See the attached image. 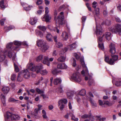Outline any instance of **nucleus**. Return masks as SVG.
Segmentation results:
<instances>
[{
	"label": "nucleus",
	"instance_id": "f257e3e1",
	"mask_svg": "<svg viewBox=\"0 0 121 121\" xmlns=\"http://www.w3.org/2000/svg\"><path fill=\"white\" fill-rule=\"evenodd\" d=\"M13 43L10 42L8 43L6 45V48L3 50L1 49L0 52H2L4 54L7 53L8 56L11 58L12 57L13 60L16 57V54L14 52L12 51L14 50H17L18 48L17 47H13Z\"/></svg>",
	"mask_w": 121,
	"mask_h": 121
},
{
	"label": "nucleus",
	"instance_id": "f03ea898",
	"mask_svg": "<svg viewBox=\"0 0 121 121\" xmlns=\"http://www.w3.org/2000/svg\"><path fill=\"white\" fill-rule=\"evenodd\" d=\"M27 67L28 69H30L32 71L34 72V73H31L32 75H36L35 74V72H36L37 73H39L40 72V70L43 68V65L41 64H39L36 67L31 63L28 64Z\"/></svg>",
	"mask_w": 121,
	"mask_h": 121
},
{
	"label": "nucleus",
	"instance_id": "7ed1b4c3",
	"mask_svg": "<svg viewBox=\"0 0 121 121\" xmlns=\"http://www.w3.org/2000/svg\"><path fill=\"white\" fill-rule=\"evenodd\" d=\"M97 25H96V34L98 38V42L99 43V47L103 50L104 49V46L103 43L101 42L103 40V39L102 37H100L99 35H101L102 34V30L101 29V30H99Z\"/></svg>",
	"mask_w": 121,
	"mask_h": 121
},
{
	"label": "nucleus",
	"instance_id": "20e7f679",
	"mask_svg": "<svg viewBox=\"0 0 121 121\" xmlns=\"http://www.w3.org/2000/svg\"><path fill=\"white\" fill-rule=\"evenodd\" d=\"M43 59V60L42 61V62L48 66H49L50 65V62L49 61L48 57L47 56L40 55L37 57L36 60L38 62H39Z\"/></svg>",
	"mask_w": 121,
	"mask_h": 121
},
{
	"label": "nucleus",
	"instance_id": "39448f33",
	"mask_svg": "<svg viewBox=\"0 0 121 121\" xmlns=\"http://www.w3.org/2000/svg\"><path fill=\"white\" fill-rule=\"evenodd\" d=\"M109 30L116 33H118L120 35H121V25L119 24L115 25L113 27L109 28Z\"/></svg>",
	"mask_w": 121,
	"mask_h": 121
},
{
	"label": "nucleus",
	"instance_id": "423d86ee",
	"mask_svg": "<svg viewBox=\"0 0 121 121\" xmlns=\"http://www.w3.org/2000/svg\"><path fill=\"white\" fill-rule=\"evenodd\" d=\"M5 119H8L10 117L12 120H18L20 118V117L17 115L12 114L9 112H7L6 114L4 115ZM5 121H7L6 119Z\"/></svg>",
	"mask_w": 121,
	"mask_h": 121
},
{
	"label": "nucleus",
	"instance_id": "0eeeda50",
	"mask_svg": "<svg viewBox=\"0 0 121 121\" xmlns=\"http://www.w3.org/2000/svg\"><path fill=\"white\" fill-rule=\"evenodd\" d=\"M97 25L98 28L99 30H100V31L101 30V29L102 30V32H103V30H102V28L100 26H98L97 24H96V25ZM102 33L101 35H99V36L100 37H102V38L103 39V40L104 39V38H105L107 40H109L111 39V33L109 32H106L104 34L102 35V36H101V35H102Z\"/></svg>",
	"mask_w": 121,
	"mask_h": 121
},
{
	"label": "nucleus",
	"instance_id": "6e6552de",
	"mask_svg": "<svg viewBox=\"0 0 121 121\" xmlns=\"http://www.w3.org/2000/svg\"><path fill=\"white\" fill-rule=\"evenodd\" d=\"M80 61L84 69L81 72L82 74L83 75H87L88 74V71L84 62L83 57H82V58L80 59Z\"/></svg>",
	"mask_w": 121,
	"mask_h": 121
},
{
	"label": "nucleus",
	"instance_id": "1a4fd4ad",
	"mask_svg": "<svg viewBox=\"0 0 121 121\" xmlns=\"http://www.w3.org/2000/svg\"><path fill=\"white\" fill-rule=\"evenodd\" d=\"M63 13L62 12L60 13V15L58 16L56 20V24L62 25L63 24V20L64 18Z\"/></svg>",
	"mask_w": 121,
	"mask_h": 121
},
{
	"label": "nucleus",
	"instance_id": "9d476101",
	"mask_svg": "<svg viewBox=\"0 0 121 121\" xmlns=\"http://www.w3.org/2000/svg\"><path fill=\"white\" fill-rule=\"evenodd\" d=\"M14 43L15 45L17 46V47H18V48L17 49V50H16V51L18 50L17 49L18 48V47L22 45H23L26 46H28V44L26 42H21L20 41H15L14 42Z\"/></svg>",
	"mask_w": 121,
	"mask_h": 121
},
{
	"label": "nucleus",
	"instance_id": "9b49d317",
	"mask_svg": "<svg viewBox=\"0 0 121 121\" xmlns=\"http://www.w3.org/2000/svg\"><path fill=\"white\" fill-rule=\"evenodd\" d=\"M69 78L71 80H74L77 82H80L81 80V76H70Z\"/></svg>",
	"mask_w": 121,
	"mask_h": 121
},
{
	"label": "nucleus",
	"instance_id": "f8f14e48",
	"mask_svg": "<svg viewBox=\"0 0 121 121\" xmlns=\"http://www.w3.org/2000/svg\"><path fill=\"white\" fill-rule=\"evenodd\" d=\"M112 58L110 59V64L112 65L114 64L115 62L117 61L118 59V56L117 55H111Z\"/></svg>",
	"mask_w": 121,
	"mask_h": 121
},
{
	"label": "nucleus",
	"instance_id": "ddd939ff",
	"mask_svg": "<svg viewBox=\"0 0 121 121\" xmlns=\"http://www.w3.org/2000/svg\"><path fill=\"white\" fill-rule=\"evenodd\" d=\"M110 52L112 54H114L116 52V49L114 44L113 43H111L109 45Z\"/></svg>",
	"mask_w": 121,
	"mask_h": 121
},
{
	"label": "nucleus",
	"instance_id": "4468645a",
	"mask_svg": "<svg viewBox=\"0 0 121 121\" xmlns=\"http://www.w3.org/2000/svg\"><path fill=\"white\" fill-rule=\"evenodd\" d=\"M51 18V17L49 16L48 14H45L43 17L41 18L43 21H45L47 22H49Z\"/></svg>",
	"mask_w": 121,
	"mask_h": 121
},
{
	"label": "nucleus",
	"instance_id": "2eb2a0df",
	"mask_svg": "<svg viewBox=\"0 0 121 121\" xmlns=\"http://www.w3.org/2000/svg\"><path fill=\"white\" fill-rule=\"evenodd\" d=\"M19 75H21L23 76H30L31 75L30 72L28 71L27 69H24L22 70L20 72Z\"/></svg>",
	"mask_w": 121,
	"mask_h": 121
},
{
	"label": "nucleus",
	"instance_id": "dca6fc26",
	"mask_svg": "<svg viewBox=\"0 0 121 121\" xmlns=\"http://www.w3.org/2000/svg\"><path fill=\"white\" fill-rule=\"evenodd\" d=\"M67 100L66 99H63L59 100L58 102V106L61 105V104H66Z\"/></svg>",
	"mask_w": 121,
	"mask_h": 121
},
{
	"label": "nucleus",
	"instance_id": "f3484780",
	"mask_svg": "<svg viewBox=\"0 0 121 121\" xmlns=\"http://www.w3.org/2000/svg\"><path fill=\"white\" fill-rule=\"evenodd\" d=\"M0 50H1V49H0ZM0 53H1L0 56V62H1L4 60L7 54V53H6V54H4L2 52H0Z\"/></svg>",
	"mask_w": 121,
	"mask_h": 121
},
{
	"label": "nucleus",
	"instance_id": "a211bd4d",
	"mask_svg": "<svg viewBox=\"0 0 121 121\" xmlns=\"http://www.w3.org/2000/svg\"><path fill=\"white\" fill-rule=\"evenodd\" d=\"M57 68L59 69H63L67 68V66L65 64L59 63L57 65Z\"/></svg>",
	"mask_w": 121,
	"mask_h": 121
},
{
	"label": "nucleus",
	"instance_id": "6ab92c4d",
	"mask_svg": "<svg viewBox=\"0 0 121 121\" xmlns=\"http://www.w3.org/2000/svg\"><path fill=\"white\" fill-rule=\"evenodd\" d=\"M37 22V18L36 17L30 18V24L33 25L35 24Z\"/></svg>",
	"mask_w": 121,
	"mask_h": 121
},
{
	"label": "nucleus",
	"instance_id": "aec40b11",
	"mask_svg": "<svg viewBox=\"0 0 121 121\" xmlns=\"http://www.w3.org/2000/svg\"><path fill=\"white\" fill-rule=\"evenodd\" d=\"M2 90L4 94H7L9 90V88L8 86H4L2 88Z\"/></svg>",
	"mask_w": 121,
	"mask_h": 121
},
{
	"label": "nucleus",
	"instance_id": "412c9836",
	"mask_svg": "<svg viewBox=\"0 0 121 121\" xmlns=\"http://www.w3.org/2000/svg\"><path fill=\"white\" fill-rule=\"evenodd\" d=\"M46 38L47 40L49 41H52V35L49 33H48L46 34Z\"/></svg>",
	"mask_w": 121,
	"mask_h": 121
},
{
	"label": "nucleus",
	"instance_id": "4be33fe9",
	"mask_svg": "<svg viewBox=\"0 0 121 121\" xmlns=\"http://www.w3.org/2000/svg\"><path fill=\"white\" fill-rule=\"evenodd\" d=\"M95 20L96 22V24H97L96 22V18H98L99 15V8H97L95 9Z\"/></svg>",
	"mask_w": 121,
	"mask_h": 121
},
{
	"label": "nucleus",
	"instance_id": "5701e85b",
	"mask_svg": "<svg viewBox=\"0 0 121 121\" xmlns=\"http://www.w3.org/2000/svg\"><path fill=\"white\" fill-rule=\"evenodd\" d=\"M61 36L63 40H66L68 38V33L65 32H64L62 33Z\"/></svg>",
	"mask_w": 121,
	"mask_h": 121
},
{
	"label": "nucleus",
	"instance_id": "b1692460",
	"mask_svg": "<svg viewBox=\"0 0 121 121\" xmlns=\"http://www.w3.org/2000/svg\"><path fill=\"white\" fill-rule=\"evenodd\" d=\"M40 110V109L35 108L34 110V112L32 114L34 116V117L37 118L38 117V112L39 110Z\"/></svg>",
	"mask_w": 121,
	"mask_h": 121
},
{
	"label": "nucleus",
	"instance_id": "393cba45",
	"mask_svg": "<svg viewBox=\"0 0 121 121\" xmlns=\"http://www.w3.org/2000/svg\"><path fill=\"white\" fill-rule=\"evenodd\" d=\"M115 102L114 100L112 101L111 102H110L108 101H104V104L109 106H111L114 104Z\"/></svg>",
	"mask_w": 121,
	"mask_h": 121
},
{
	"label": "nucleus",
	"instance_id": "a878e982",
	"mask_svg": "<svg viewBox=\"0 0 121 121\" xmlns=\"http://www.w3.org/2000/svg\"><path fill=\"white\" fill-rule=\"evenodd\" d=\"M41 49L43 52L47 50L48 48L49 47L47 46L46 43L44 44L41 47Z\"/></svg>",
	"mask_w": 121,
	"mask_h": 121
},
{
	"label": "nucleus",
	"instance_id": "bb28decb",
	"mask_svg": "<svg viewBox=\"0 0 121 121\" xmlns=\"http://www.w3.org/2000/svg\"><path fill=\"white\" fill-rule=\"evenodd\" d=\"M36 35L40 38H42L43 36V33L40 30H38L36 32Z\"/></svg>",
	"mask_w": 121,
	"mask_h": 121
},
{
	"label": "nucleus",
	"instance_id": "cd10ccee",
	"mask_svg": "<svg viewBox=\"0 0 121 121\" xmlns=\"http://www.w3.org/2000/svg\"><path fill=\"white\" fill-rule=\"evenodd\" d=\"M12 60L13 61L15 70L16 72H19V68L18 66L16 64L15 62L14 61V60L16 61V57L13 60V59Z\"/></svg>",
	"mask_w": 121,
	"mask_h": 121
},
{
	"label": "nucleus",
	"instance_id": "c85d7f7f",
	"mask_svg": "<svg viewBox=\"0 0 121 121\" xmlns=\"http://www.w3.org/2000/svg\"><path fill=\"white\" fill-rule=\"evenodd\" d=\"M45 43L42 40H39L37 41V44L39 47H41Z\"/></svg>",
	"mask_w": 121,
	"mask_h": 121
},
{
	"label": "nucleus",
	"instance_id": "c756f323",
	"mask_svg": "<svg viewBox=\"0 0 121 121\" xmlns=\"http://www.w3.org/2000/svg\"><path fill=\"white\" fill-rule=\"evenodd\" d=\"M61 72L60 70H58L56 69L53 70L52 71V73L54 75H58Z\"/></svg>",
	"mask_w": 121,
	"mask_h": 121
},
{
	"label": "nucleus",
	"instance_id": "7c9ffc66",
	"mask_svg": "<svg viewBox=\"0 0 121 121\" xmlns=\"http://www.w3.org/2000/svg\"><path fill=\"white\" fill-rule=\"evenodd\" d=\"M14 28V27L13 26H5L4 27V29L6 31H8L11 29H13Z\"/></svg>",
	"mask_w": 121,
	"mask_h": 121
},
{
	"label": "nucleus",
	"instance_id": "2f4dec72",
	"mask_svg": "<svg viewBox=\"0 0 121 121\" xmlns=\"http://www.w3.org/2000/svg\"><path fill=\"white\" fill-rule=\"evenodd\" d=\"M65 57L61 56L57 59V60L58 62H63L65 61Z\"/></svg>",
	"mask_w": 121,
	"mask_h": 121
},
{
	"label": "nucleus",
	"instance_id": "473e14b6",
	"mask_svg": "<svg viewBox=\"0 0 121 121\" xmlns=\"http://www.w3.org/2000/svg\"><path fill=\"white\" fill-rule=\"evenodd\" d=\"M37 28L39 30L44 32L46 29V27L45 26L40 25L37 26Z\"/></svg>",
	"mask_w": 121,
	"mask_h": 121
},
{
	"label": "nucleus",
	"instance_id": "72a5a7b5",
	"mask_svg": "<svg viewBox=\"0 0 121 121\" xmlns=\"http://www.w3.org/2000/svg\"><path fill=\"white\" fill-rule=\"evenodd\" d=\"M69 115L71 117V119L72 120H73L74 121H78V119L77 118H75V116L72 113H69Z\"/></svg>",
	"mask_w": 121,
	"mask_h": 121
},
{
	"label": "nucleus",
	"instance_id": "f704fd0d",
	"mask_svg": "<svg viewBox=\"0 0 121 121\" xmlns=\"http://www.w3.org/2000/svg\"><path fill=\"white\" fill-rule=\"evenodd\" d=\"M73 55L75 57L77 60H78L81 56V54L79 52L74 53H73Z\"/></svg>",
	"mask_w": 121,
	"mask_h": 121
},
{
	"label": "nucleus",
	"instance_id": "c9c22d12",
	"mask_svg": "<svg viewBox=\"0 0 121 121\" xmlns=\"http://www.w3.org/2000/svg\"><path fill=\"white\" fill-rule=\"evenodd\" d=\"M61 80L60 78H57L54 79V83L55 85H57L58 83L61 82Z\"/></svg>",
	"mask_w": 121,
	"mask_h": 121
},
{
	"label": "nucleus",
	"instance_id": "e433bc0d",
	"mask_svg": "<svg viewBox=\"0 0 121 121\" xmlns=\"http://www.w3.org/2000/svg\"><path fill=\"white\" fill-rule=\"evenodd\" d=\"M67 95L68 98L69 99H71L73 94L72 91H69L67 92Z\"/></svg>",
	"mask_w": 121,
	"mask_h": 121
},
{
	"label": "nucleus",
	"instance_id": "4c0bfd02",
	"mask_svg": "<svg viewBox=\"0 0 121 121\" xmlns=\"http://www.w3.org/2000/svg\"><path fill=\"white\" fill-rule=\"evenodd\" d=\"M86 91L85 89L81 90L79 92L78 94L80 95L84 96L86 94Z\"/></svg>",
	"mask_w": 121,
	"mask_h": 121
},
{
	"label": "nucleus",
	"instance_id": "58836bf2",
	"mask_svg": "<svg viewBox=\"0 0 121 121\" xmlns=\"http://www.w3.org/2000/svg\"><path fill=\"white\" fill-rule=\"evenodd\" d=\"M76 46V43H74L70 45L69 47V49L70 50H71L75 48Z\"/></svg>",
	"mask_w": 121,
	"mask_h": 121
},
{
	"label": "nucleus",
	"instance_id": "ea45409f",
	"mask_svg": "<svg viewBox=\"0 0 121 121\" xmlns=\"http://www.w3.org/2000/svg\"><path fill=\"white\" fill-rule=\"evenodd\" d=\"M57 90L58 91V93H62L64 91L63 89V87L61 86H60L59 87L57 88Z\"/></svg>",
	"mask_w": 121,
	"mask_h": 121
},
{
	"label": "nucleus",
	"instance_id": "a19ab883",
	"mask_svg": "<svg viewBox=\"0 0 121 121\" xmlns=\"http://www.w3.org/2000/svg\"><path fill=\"white\" fill-rule=\"evenodd\" d=\"M36 91L39 94H43L44 93V91L42 90H41L39 89L38 88H36L35 89Z\"/></svg>",
	"mask_w": 121,
	"mask_h": 121
},
{
	"label": "nucleus",
	"instance_id": "79ce46f5",
	"mask_svg": "<svg viewBox=\"0 0 121 121\" xmlns=\"http://www.w3.org/2000/svg\"><path fill=\"white\" fill-rule=\"evenodd\" d=\"M112 18L115 19V21L117 22H121L120 18L116 16H113Z\"/></svg>",
	"mask_w": 121,
	"mask_h": 121
},
{
	"label": "nucleus",
	"instance_id": "37998d69",
	"mask_svg": "<svg viewBox=\"0 0 121 121\" xmlns=\"http://www.w3.org/2000/svg\"><path fill=\"white\" fill-rule=\"evenodd\" d=\"M4 0H1L0 2V6L2 8H4L5 6L4 5Z\"/></svg>",
	"mask_w": 121,
	"mask_h": 121
},
{
	"label": "nucleus",
	"instance_id": "c03bdc74",
	"mask_svg": "<svg viewBox=\"0 0 121 121\" xmlns=\"http://www.w3.org/2000/svg\"><path fill=\"white\" fill-rule=\"evenodd\" d=\"M9 102H12L13 103L16 102L18 101V100H16L14 98H10L9 99Z\"/></svg>",
	"mask_w": 121,
	"mask_h": 121
},
{
	"label": "nucleus",
	"instance_id": "a18cd8bd",
	"mask_svg": "<svg viewBox=\"0 0 121 121\" xmlns=\"http://www.w3.org/2000/svg\"><path fill=\"white\" fill-rule=\"evenodd\" d=\"M105 59L104 60L105 61L108 63L110 64V59L109 60V58L108 57V56H106L105 55L104 56Z\"/></svg>",
	"mask_w": 121,
	"mask_h": 121
},
{
	"label": "nucleus",
	"instance_id": "49530a36",
	"mask_svg": "<svg viewBox=\"0 0 121 121\" xmlns=\"http://www.w3.org/2000/svg\"><path fill=\"white\" fill-rule=\"evenodd\" d=\"M71 62H72V65L74 67H75L76 65V60L74 58H72L71 60Z\"/></svg>",
	"mask_w": 121,
	"mask_h": 121
},
{
	"label": "nucleus",
	"instance_id": "de8ad7c7",
	"mask_svg": "<svg viewBox=\"0 0 121 121\" xmlns=\"http://www.w3.org/2000/svg\"><path fill=\"white\" fill-rule=\"evenodd\" d=\"M33 7V6L31 5H29L28 7H24V9L26 11H28L30 10Z\"/></svg>",
	"mask_w": 121,
	"mask_h": 121
},
{
	"label": "nucleus",
	"instance_id": "09e8293b",
	"mask_svg": "<svg viewBox=\"0 0 121 121\" xmlns=\"http://www.w3.org/2000/svg\"><path fill=\"white\" fill-rule=\"evenodd\" d=\"M67 7V6L66 5H63L61 6L59 8L60 10H63L66 9Z\"/></svg>",
	"mask_w": 121,
	"mask_h": 121
},
{
	"label": "nucleus",
	"instance_id": "8fccbe9b",
	"mask_svg": "<svg viewBox=\"0 0 121 121\" xmlns=\"http://www.w3.org/2000/svg\"><path fill=\"white\" fill-rule=\"evenodd\" d=\"M40 72L41 74L43 75H46L48 73V72L46 70L42 71Z\"/></svg>",
	"mask_w": 121,
	"mask_h": 121
},
{
	"label": "nucleus",
	"instance_id": "3c124183",
	"mask_svg": "<svg viewBox=\"0 0 121 121\" xmlns=\"http://www.w3.org/2000/svg\"><path fill=\"white\" fill-rule=\"evenodd\" d=\"M56 46L58 48H60L62 46V44L59 42H56Z\"/></svg>",
	"mask_w": 121,
	"mask_h": 121
},
{
	"label": "nucleus",
	"instance_id": "603ef678",
	"mask_svg": "<svg viewBox=\"0 0 121 121\" xmlns=\"http://www.w3.org/2000/svg\"><path fill=\"white\" fill-rule=\"evenodd\" d=\"M91 115H88L85 114L83 115L81 117L83 119H85L87 118L90 117Z\"/></svg>",
	"mask_w": 121,
	"mask_h": 121
},
{
	"label": "nucleus",
	"instance_id": "864d4df0",
	"mask_svg": "<svg viewBox=\"0 0 121 121\" xmlns=\"http://www.w3.org/2000/svg\"><path fill=\"white\" fill-rule=\"evenodd\" d=\"M116 84L117 86H121V80H119L117 81L116 83Z\"/></svg>",
	"mask_w": 121,
	"mask_h": 121
},
{
	"label": "nucleus",
	"instance_id": "5fc2aeb1",
	"mask_svg": "<svg viewBox=\"0 0 121 121\" xmlns=\"http://www.w3.org/2000/svg\"><path fill=\"white\" fill-rule=\"evenodd\" d=\"M17 80L18 82H21L22 80V77H21V76H17Z\"/></svg>",
	"mask_w": 121,
	"mask_h": 121
},
{
	"label": "nucleus",
	"instance_id": "6e6d98bb",
	"mask_svg": "<svg viewBox=\"0 0 121 121\" xmlns=\"http://www.w3.org/2000/svg\"><path fill=\"white\" fill-rule=\"evenodd\" d=\"M51 29V30H53L55 31H56L57 33H59V30L57 28L55 27L54 28H53L52 29Z\"/></svg>",
	"mask_w": 121,
	"mask_h": 121
},
{
	"label": "nucleus",
	"instance_id": "4d7b16f0",
	"mask_svg": "<svg viewBox=\"0 0 121 121\" xmlns=\"http://www.w3.org/2000/svg\"><path fill=\"white\" fill-rule=\"evenodd\" d=\"M5 19L3 18L0 21V23L1 25H3L4 24V22L5 21Z\"/></svg>",
	"mask_w": 121,
	"mask_h": 121
},
{
	"label": "nucleus",
	"instance_id": "13d9d810",
	"mask_svg": "<svg viewBox=\"0 0 121 121\" xmlns=\"http://www.w3.org/2000/svg\"><path fill=\"white\" fill-rule=\"evenodd\" d=\"M68 50L66 48H64L62 50L63 51V53H62V54L61 55V54H60V56L62 55L65 52H66Z\"/></svg>",
	"mask_w": 121,
	"mask_h": 121
},
{
	"label": "nucleus",
	"instance_id": "bf43d9fd",
	"mask_svg": "<svg viewBox=\"0 0 121 121\" xmlns=\"http://www.w3.org/2000/svg\"><path fill=\"white\" fill-rule=\"evenodd\" d=\"M42 3V0H37L36 2V4L37 5L41 4Z\"/></svg>",
	"mask_w": 121,
	"mask_h": 121
},
{
	"label": "nucleus",
	"instance_id": "052dcab7",
	"mask_svg": "<svg viewBox=\"0 0 121 121\" xmlns=\"http://www.w3.org/2000/svg\"><path fill=\"white\" fill-rule=\"evenodd\" d=\"M0 98L2 101L5 100V96L3 94H2L0 96Z\"/></svg>",
	"mask_w": 121,
	"mask_h": 121
},
{
	"label": "nucleus",
	"instance_id": "680f3d73",
	"mask_svg": "<svg viewBox=\"0 0 121 121\" xmlns=\"http://www.w3.org/2000/svg\"><path fill=\"white\" fill-rule=\"evenodd\" d=\"M97 2L95 1L92 4V7L94 8H95L96 7Z\"/></svg>",
	"mask_w": 121,
	"mask_h": 121
},
{
	"label": "nucleus",
	"instance_id": "e2e57ef3",
	"mask_svg": "<svg viewBox=\"0 0 121 121\" xmlns=\"http://www.w3.org/2000/svg\"><path fill=\"white\" fill-rule=\"evenodd\" d=\"M86 17L85 16H83L82 18V21L83 24L86 21Z\"/></svg>",
	"mask_w": 121,
	"mask_h": 121
},
{
	"label": "nucleus",
	"instance_id": "0e129e2a",
	"mask_svg": "<svg viewBox=\"0 0 121 121\" xmlns=\"http://www.w3.org/2000/svg\"><path fill=\"white\" fill-rule=\"evenodd\" d=\"M98 102L99 105L100 106H102L103 105H104L102 101L101 100H99Z\"/></svg>",
	"mask_w": 121,
	"mask_h": 121
},
{
	"label": "nucleus",
	"instance_id": "69168bd1",
	"mask_svg": "<svg viewBox=\"0 0 121 121\" xmlns=\"http://www.w3.org/2000/svg\"><path fill=\"white\" fill-rule=\"evenodd\" d=\"M79 74V73L78 71H77L73 73V76H78Z\"/></svg>",
	"mask_w": 121,
	"mask_h": 121
},
{
	"label": "nucleus",
	"instance_id": "338daca9",
	"mask_svg": "<svg viewBox=\"0 0 121 121\" xmlns=\"http://www.w3.org/2000/svg\"><path fill=\"white\" fill-rule=\"evenodd\" d=\"M49 11L48 8V7H46L45 8V14H48L49 13Z\"/></svg>",
	"mask_w": 121,
	"mask_h": 121
},
{
	"label": "nucleus",
	"instance_id": "774afa93",
	"mask_svg": "<svg viewBox=\"0 0 121 121\" xmlns=\"http://www.w3.org/2000/svg\"><path fill=\"white\" fill-rule=\"evenodd\" d=\"M108 13L106 9L104 10L103 12V14L104 15H106Z\"/></svg>",
	"mask_w": 121,
	"mask_h": 121
}]
</instances>
